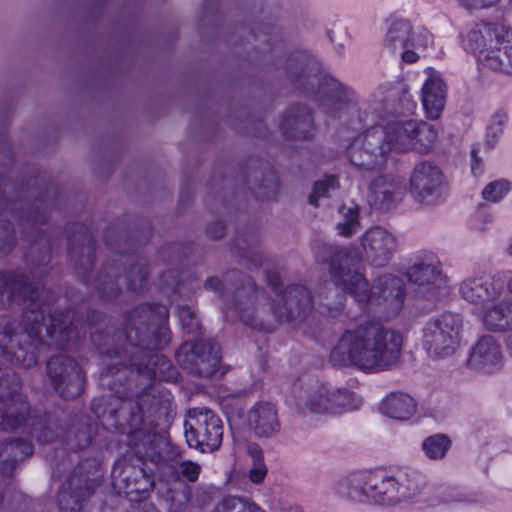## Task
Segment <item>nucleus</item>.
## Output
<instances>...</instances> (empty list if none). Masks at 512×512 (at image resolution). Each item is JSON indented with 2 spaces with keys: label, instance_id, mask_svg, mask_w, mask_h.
Here are the masks:
<instances>
[{
  "label": "nucleus",
  "instance_id": "nucleus-1",
  "mask_svg": "<svg viewBox=\"0 0 512 512\" xmlns=\"http://www.w3.org/2000/svg\"><path fill=\"white\" fill-rule=\"evenodd\" d=\"M168 320L166 305L147 302L125 314L123 331L110 335L90 327L92 343L108 359L100 384L115 393L92 402V412L105 430L128 435L140 430L145 415L160 404L151 381H178L177 368L158 353L171 342Z\"/></svg>",
  "mask_w": 512,
  "mask_h": 512
},
{
  "label": "nucleus",
  "instance_id": "nucleus-2",
  "mask_svg": "<svg viewBox=\"0 0 512 512\" xmlns=\"http://www.w3.org/2000/svg\"><path fill=\"white\" fill-rule=\"evenodd\" d=\"M54 296L25 272L0 270V311L23 306L20 319L0 315V355L16 368L37 365L39 351L68 349L87 333L73 312L53 310Z\"/></svg>",
  "mask_w": 512,
  "mask_h": 512
},
{
  "label": "nucleus",
  "instance_id": "nucleus-3",
  "mask_svg": "<svg viewBox=\"0 0 512 512\" xmlns=\"http://www.w3.org/2000/svg\"><path fill=\"white\" fill-rule=\"evenodd\" d=\"M7 115V109L0 105V257L10 254L17 243L10 217L27 242L25 262L32 267L47 266L51 254L59 248V239L42 234L39 226L47 222L50 210L57 205L59 192L35 167H25L23 174L29 177L22 179L19 189L6 181L14 165L6 137Z\"/></svg>",
  "mask_w": 512,
  "mask_h": 512
},
{
  "label": "nucleus",
  "instance_id": "nucleus-4",
  "mask_svg": "<svg viewBox=\"0 0 512 512\" xmlns=\"http://www.w3.org/2000/svg\"><path fill=\"white\" fill-rule=\"evenodd\" d=\"M267 283L276 294L269 303L263 290H259L253 278L233 269L223 275V279L212 276L206 279L205 289L220 292L225 312H234L240 320L252 329L271 333L275 323L301 322L313 308L312 294L303 285L287 286L282 289L278 272L266 273Z\"/></svg>",
  "mask_w": 512,
  "mask_h": 512
},
{
  "label": "nucleus",
  "instance_id": "nucleus-5",
  "mask_svg": "<svg viewBox=\"0 0 512 512\" xmlns=\"http://www.w3.org/2000/svg\"><path fill=\"white\" fill-rule=\"evenodd\" d=\"M68 257L74 265L75 273L86 286H92L105 302H113L122 292L120 284L123 272L127 290L140 293L144 290L148 277V262L145 257L136 255V245L125 239L122 245L118 231L109 228L104 233L107 247L114 253L100 269L93 281L89 270L93 265L96 245L89 228L82 223H72L67 227Z\"/></svg>",
  "mask_w": 512,
  "mask_h": 512
},
{
  "label": "nucleus",
  "instance_id": "nucleus-6",
  "mask_svg": "<svg viewBox=\"0 0 512 512\" xmlns=\"http://www.w3.org/2000/svg\"><path fill=\"white\" fill-rule=\"evenodd\" d=\"M402 345L398 331L364 320L342 333L331 349L329 362L337 368L355 367L366 373L388 371L399 363Z\"/></svg>",
  "mask_w": 512,
  "mask_h": 512
},
{
  "label": "nucleus",
  "instance_id": "nucleus-7",
  "mask_svg": "<svg viewBox=\"0 0 512 512\" xmlns=\"http://www.w3.org/2000/svg\"><path fill=\"white\" fill-rule=\"evenodd\" d=\"M286 75L297 90L309 96L332 118L342 120L359 110L354 90L336 78L322 74L318 60L305 51L290 55Z\"/></svg>",
  "mask_w": 512,
  "mask_h": 512
},
{
  "label": "nucleus",
  "instance_id": "nucleus-8",
  "mask_svg": "<svg viewBox=\"0 0 512 512\" xmlns=\"http://www.w3.org/2000/svg\"><path fill=\"white\" fill-rule=\"evenodd\" d=\"M415 125L416 120L391 121L385 127L367 129L348 146L346 155L349 162L363 173L381 171L392 150H412Z\"/></svg>",
  "mask_w": 512,
  "mask_h": 512
},
{
  "label": "nucleus",
  "instance_id": "nucleus-9",
  "mask_svg": "<svg viewBox=\"0 0 512 512\" xmlns=\"http://www.w3.org/2000/svg\"><path fill=\"white\" fill-rule=\"evenodd\" d=\"M294 402L303 415H335L357 409L361 399L346 388L311 381L295 388Z\"/></svg>",
  "mask_w": 512,
  "mask_h": 512
},
{
  "label": "nucleus",
  "instance_id": "nucleus-10",
  "mask_svg": "<svg viewBox=\"0 0 512 512\" xmlns=\"http://www.w3.org/2000/svg\"><path fill=\"white\" fill-rule=\"evenodd\" d=\"M31 419V405L22 390V380L0 362V430L33 434L36 428Z\"/></svg>",
  "mask_w": 512,
  "mask_h": 512
},
{
  "label": "nucleus",
  "instance_id": "nucleus-11",
  "mask_svg": "<svg viewBox=\"0 0 512 512\" xmlns=\"http://www.w3.org/2000/svg\"><path fill=\"white\" fill-rule=\"evenodd\" d=\"M31 421L35 422V433H23L35 438L39 443H50L62 435V442L69 450L78 451L89 446L94 437V425L87 416H74L68 423L63 434H60L57 418L52 414H38L31 408Z\"/></svg>",
  "mask_w": 512,
  "mask_h": 512
},
{
  "label": "nucleus",
  "instance_id": "nucleus-12",
  "mask_svg": "<svg viewBox=\"0 0 512 512\" xmlns=\"http://www.w3.org/2000/svg\"><path fill=\"white\" fill-rule=\"evenodd\" d=\"M320 253L317 257L329 264L334 285L349 293L359 304H366L371 296L369 284L361 273L350 268L361 257L354 258L345 249L332 244H323Z\"/></svg>",
  "mask_w": 512,
  "mask_h": 512
},
{
  "label": "nucleus",
  "instance_id": "nucleus-13",
  "mask_svg": "<svg viewBox=\"0 0 512 512\" xmlns=\"http://www.w3.org/2000/svg\"><path fill=\"white\" fill-rule=\"evenodd\" d=\"M462 326L458 313L448 311L430 318L422 328V348L434 359L452 356L460 344Z\"/></svg>",
  "mask_w": 512,
  "mask_h": 512
},
{
  "label": "nucleus",
  "instance_id": "nucleus-14",
  "mask_svg": "<svg viewBox=\"0 0 512 512\" xmlns=\"http://www.w3.org/2000/svg\"><path fill=\"white\" fill-rule=\"evenodd\" d=\"M184 435L189 447L201 453H212L218 450L223 439V422L220 417L208 408L189 410L184 422Z\"/></svg>",
  "mask_w": 512,
  "mask_h": 512
},
{
  "label": "nucleus",
  "instance_id": "nucleus-15",
  "mask_svg": "<svg viewBox=\"0 0 512 512\" xmlns=\"http://www.w3.org/2000/svg\"><path fill=\"white\" fill-rule=\"evenodd\" d=\"M46 375L55 393L64 400L76 399L84 392L85 373L71 356L50 357L46 362Z\"/></svg>",
  "mask_w": 512,
  "mask_h": 512
},
{
  "label": "nucleus",
  "instance_id": "nucleus-16",
  "mask_svg": "<svg viewBox=\"0 0 512 512\" xmlns=\"http://www.w3.org/2000/svg\"><path fill=\"white\" fill-rule=\"evenodd\" d=\"M177 363L189 374L210 377L219 368L220 346L210 340L184 342L175 352Z\"/></svg>",
  "mask_w": 512,
  "mask_h": 512
},
{
  "label": "nucleus",
  "instance_id": "nucleus-17",
  "mask_svg": "<svg viewBox=\"0 0 512 512\" xmlns=\"http://www.w3.org/2000/svg\"><path fill=\"white\" fill-rule=\"evenodd\" d=\"M405 275L419 292L428 297L436 296L440 286L445 283L442 263L431 251L422 250L415 253L410 259Z\"/></svg>",
  "mask_w": 512,
  "mask_h": 512
},
{
  "label": "nucleus",
  "instance_id": "nucleus-18",
  "mask_svg": "<svg viewBox=\"0 0 512 512\" xmlns=\"http://www.w3.org/2000/svg\"><path fill=\"white\" fill-rule=\"evenodd\" d=\"M86 464L80 463L60 486L57 502L61 512H79L94 493L96 480L85 471Z\"/></svg>",
  "mask_w": 512,
  "mask_h": 512
},
{
  "label": "nucleus",
  "instance_id": "nucleus-19",
  "mask_svg": "<svg viewBox=\"0 0 512 512\" xmlns=\"http://www.w3.org/2000/svg\"><path fill=\"white\" fill-rule=\"evenodd\" d=\"M445 187L442 170L430 161L417 163L410 178L411 193L416 201L430 205L439 200Z\"/></svg>",
  "mask_w": 512,
  "mask_h": 512
},
{
  "label": "nucleus",
  "instance_id": "nucleus-20",
  "mask_svg": "<svg viewBox=\"0 0 512 512\" xmlns=\"http://www.w3.org/2000/svg\"><path fill=\"white\" fill-rule=\"evenodd\" d=\"M360 244L363 257L375 267L387 265L397 250L396 237L379 226L368 229L361 236Z\"/></svg>",
  "mask_w": 512,
  "mask_h": 512
},
{
  "label": "nucleus",
  "instance_id": "nucleus-21",
  "mask_svg": "<svg viewBox=\"0 0 512 512\" xmlns=\"http://www.w3.org/2000/svg\"><path fill=\"white\" fill-rule=\"evenodd\" d=\"M467 366L471 370L485 374L499 372L504 366L501 344L493 336L480 337L472 346Z\"/></svg>",
  "mask_w": 512,
  "mask_h": 512
},
{
  "label": "nucleus",
  "instance_id": "nucleus-22",
  "mask_svg": "<svg viewBox=\"0 0 512 512\" xmlns=\"http://www.w3.org/2000/svg\"><path fill=\"white\" fill-rule=\"evenodd\" d=\"M419 46V39L413 33V27L407 20H397L389 27L384 47L392 54L399 55L406 63H414L418 54L414 48Z\"/></svg>",
  "mask_w": 512,
  "mask_h": 512
},
{
  "label": "nucleus",
  "instance_id": "nucleus-23",
  "mask_svg": "<svg viewBox=\"0 0 512 512\" xmlns=\"http://www.w3.org/2000/svg\"><path fill=\"white\" fill-rule=\"evenodd\" d=\"M280 129L286 139H311L316 132L313 111L302 104L291 105L282 116Z\"/></svg>",
  "mask_w": 512,
  "mask_h": 512
},
{
  "label": "nucleus",
  "instance_id": "nucleus-24",
  "mask_svg": "<svg viewBox=\"0 0 512 512\" xmlns=\"http://www.w3.org/2000/svg\"><path fill=\"white\" fill-rule=\"evenodd\" d=\"M405 188L390 175H379L369 185L368 202L379 211H388L402 201Z\"/></svg>",
  "mask_w": 512,
  "mask_h": 512
},
{
  "label": "nucleus",
  "instance_id": "nucleus-25",
  "mask_svg": "<svg viewBox=\"0 0 512 512\" xmlns=\"http://www.w3.org/2000/svg\"><path fill=\"white\" fill-rule=\"evenodd\" d=\"M504 283L490 275H479L463 280L459 286V294L472 304H484L500 297Z\"/></svg>",
  "mask_w": 512,
  "mask_h": 512
},
{
  "label": "nucleus",
  "instance_id": "nucleus-26",
  "mask_svg": "<svg viewBox=\"0 0 512 512\" xmlns=\"http://www.w3.org/2000/svg\"><path fill=\"white\" fill-rule=\"evenodd\" d=\"M236 185H247L252 194L259 200H275L279 191V179L274 169L264 171L254 169L248 173L246 168L241 169V175L234 180Z\"/></svg>",
  "mask_w": 512,
  "mask_h": 512
},
{
  "label": "nucleus",
  "instance_id": "nucleus-27",
  "mask_svg": "<svg viewBox=\"0 0 512 512\" xmlns=\"http://www.w3.org/2000/svg\"><path fill=\"white\" fill-rule=\"evenodd\" d=\"M247 424L257 437L272 438L281 429L277 408L267 401L255 403L247 412Z\"/></svg>",
  "mask_w": 512,
  "mask_h": 512
},
{
  "label": "nucleus",
  "instance_id": "nucleus-28",
  "mask_svg": "<svg viewBox=\"0 0 512 512\" xmlns=\"http://www.w3.org/2000/svg\"><path fill=\"white\" fill-rule=\"evenodd\" d=\"M123 492L132 502L145 499L154 488V477L142 466L126 464L119 475Z\"/></svg>",
  "mask_w": 512,
  "mask_h": 512
},
{
  "label": "nucleus",
  "instance_id": "nucleus-29",
  "mask_svg": "<svg viewBox=\"0 0 512 512\" xmlns=\"http://www.w3.org/2000/svg\"><path fill=\"white\" fill-rule=\"evenodd\" d=\"M33 454L31 441L13 438L0 443V475L10 478L14 476L20 463Z\"/></svg>",
  "mask_w": 512,
  "mask_h": 512
},
{
  "label": "nucleus",
  "instance_id": "nucleus-30",
  "mask_svg": "<svg viewBox=\"0 0 512 512\" xmlns=\"http://www.w3.org/2000/svg\"><path fill=\"white\" fill-rule=\"evenodd\" d=\"M370 499L381 504H396L402 500L398 478L380 471H370Z\"/></svg>",
  "mask_w": 512,
  "mask_h": 512
},
{
  "label": "nucleus",
  "instance_id": "nucleus-31",
  "mask_svg": "<svg viewBox=\"0 0 512 512\" xmlns=\"http://www.w3.org/2000/svg\"><path fill=\"white\" fill-rule=\"evenodd\" d=\"M497 37H501L492 24L482 23L475 25L467 34L466 47L478 54L480 61L488 67L485 56L494 54Z\"/></svg>",
  "mask_w": 512,
  "mask_h": 512
},
{
  "label": "nucleus",
  "instance_id": "nucleus-32",
  "mask_svg": "<svg viewBox=\"0 0 512 512\" xmlns=\"http://www.w3.org/2000/svg\"><path fill=\"white\" fill-rule=\"evenodd\" d=\"M422 104L426 115L432 120L438 119L446 104V85L435 74H430L422 87Z\"/></svg>",
  "mask_w": 512,
  "mask_h": 512
},
{
  "label": "nucleus",
  "instance_id": "nucleus-33",
  "mask_svg": "<svg viewBox=\"0 0 512 512\" xmlns=\"http://www.w3.org/2000/svg\"><path fill=\"white\" fill-rule=\"evenodd\" d=\"M368 482H370V471H355L335 484V492L342 498L364 502L370 498Z\"/></svg>",
  "mask_w": 512,
  "mask_h": 512
},
{
  "label": "nucleus",
  "instance_id": "nucleus-34",
  "mask_svg": "<svg viewBox=\"0 0 512 512\" xmlns=\"http://www.w3.org/2000/svg\"><path fill=\"white\" fill-rule=\"evenodd\" d=\"M201 473V466L192 460H182L172 467L171 477L180 483V491L176 496H171L172 502H177L174 512H181L190 498L189 487L180 481L181 477L188 482H196Z\"/></svg>",
  "mask_w": 512,
  "mask_h": 512
},
{
  "label": "nucleus",
  "instance_id": "nucleus-35",
  "mask_svg": "<svg viewBox=\"0 0 512 512\" xmlns=\"http://www.w3.org/2000/svg\"><path fill=\"white\" fill-rule=\"evenodd\" d=\"M375 288L378 290V300H382L394 312L401 309L406 293L400 277L391 274L381 275L377 278Z\"/></svg>",
  "mask_w": 512,
  "mask_h": 512
},
{
  "label": "nucleus",
  "instance_id": "nucleus-36",
  "mask_svg": "<svg viewBox=\"0 0 512 512\" xmlns=\"http://www.w3.org/2000/svg\"><path fill=\"white\" fill-rule=\"evenodd\" d=\"M482 323L488 331L506 332L512 330V297L487 307L482 314Z\"/></svg>",
  "mask_w": 512,
  "mask_h": 512
},
{
  "label": "nucleus",
  "instance_id": "nucleus-37",
  "mask_svg": "<svg viewBox=\"0 0 512 512\" xmlns=\"http://www.w3.org/2000/svg\"><path fill=\"white\" fill-rule=\"evenodd\" d=\"M416 402L407 393L391 392L380 404L383 415L398 421L409 420L416 412Z\"/></svg>",
  "mask_w": 512,
  "mask_h": 512
},
{
  "label": "nucleus",
  "instance_id": "nucleus-38",
  "mask_svg": "<svg viewBox=\"0 0 512 512\" xmlns=\"http://www.w3.org/2000/svg\"><path fill=\"white\" fill-rule=\"evenodd\" d=\"M259 243L257 231L249 228L243 232H237L232 249L237 256L246 258L251 265L258 267L263 261V257L259 252Z\"/></svg>",
  "mask_w": 512,
  "mask_h": 512
},
{
  "label": "nucleus",
  "instance_id": "nucleus-39",
  "mask_svg": "<svg viewBox=\"0 0 512 512\" xmlns=\"http://www.w3.org/2000/svg\"><path fill=\"white\" fill-rule=\"evenodd\" d=\"M494 54L485 56L488 68L499 70L504 73H512V38L509 35L497 37Z\"/></svg>",
  "mask_w": 512,
  "mask_h": 512
},
{
  "label": "nucleus",
  "instance_id": "nucleus-40",
  "mask_svg": "<svg viewBox=\"0 0 512 512\" xmlns=\"http://www.w3.org/2000/svg\"><path fill=\"white\" fill-rule=\"evenodd\" d=\"M416 103L405 89L393 90L385 102L387 116H408L414 113Z\"/></svg>",
  "mask_w": 512,
  "mask_h": 512
},
{
  "label": "nucleus",
  "instance_id": "nucleus-41",
  "mask_svg": "<svg viewBox=\"0 0 512 512\" xmlns=\"http://www.w3.org/2000/svg\"><path fill=\"white\" fill-rule=\"evenodd\" d=\"M340 220L336 225L339 235L351 237L360 229L359 207L353 205H341L339 210Z\"/></svg>",
  "mask_w": 512,
  "mask_h": 512
},
{
  "label": "nucleus",
  "instance_id": "nucleus-42",
  "mask_svg": "<svg viewBox=\"0 0 512 512\" xmlns=\"http://www.w3.org/2000/svg\"><path fill=\"white\" fill-rule=\"evenodd\" d=\"M416 129L413 132V147L412 150H415L420 153H426L435 144L437 139V130L433 125L427 122H419L416 120Z\"/></svg>",
  "mask_w": 512,
  "mask_h": 512
},
{
  "label": "nucleus",
  "instance_id": "nucleus-43",
  "mask_svg": "<svg viewBox=\"0 0 512 512\" xmlns=\"http://www.w3.org/2000/svg\"><path fill=\"white\" fill-rule=\"evenodd\" d=\"M340 188L336 175H324L313 183L312 191L308 196V203L314 207L319 206V200L330 198L331 194Z\"/></svg>",
  "mask_w": 512,
  "mask_h": 512
},
{
  "label": "nucleus",
  "instance_id": "nucleus-44",
  "mask_svg": "<svg viewBox=\"0 0 512 512\" xmlns=\"http://www.w3.org/2000/svg\"><path fill=\"white\" fill-rule=\"evenodd\" d=\"M400 482V492L403 499H409L420 494L426 485V477L421 472L410 470L398 479Z\"/></svg>",
  "mask_w": 512,
  "mask_h": 512
},
{
  "label": "nucleus",
  "instance_id": "nucleus-45",
  "mask_svg": "<svg viewBox=\"0 0 512 512\" xmlns=\"http://www.w3.org/2000/svg\"><path fill=\"white\" fill-rule=\"evenodd\" d=\"M451 444L447 435L434 434L423 441L422 449L429 459H442L450 449Z\"/></svg>",
  "mask_w": 512,
  "mask_h": 512
},
{
  "label": "nucleus",
  "instance_id": "nucleus-46",
  "mask_svg": "<svg viewBox=\"0 0 512 512\" xmlns=\"http://www.w3.org/2000/svg\"><path fill=\"white\" fill-rule=\"evenodd\" d=\"M213 512H265L254 502L248 498H240L236 496L225 497L220 501Z\"/></svg>",
  "mask_w": 512,
  "mask_h": 512
},
{
  "label": "nucleus",
  "instance_id": "nucleus-47",
  "mask_svg": "<svg viewBox=\"0 0 512 512\" xmlns=\"http://www.w3.org/2000/svg\"><path fill=\"white\" fill-rule=\"evenodd\" d=\"M279 33V28L274 23H254L251 27V35L256 42H260L255 47L261 51H265L264 46H272L274 36Z\"/></svg>",
  "mask_w": 512,
  "mask_h": 512
},
{
  "label": "nucleus",
  "instance_id": "nucleus-48",
  "mask_svg": "<svg viewBox=\"0 0 512 512\" xmlns=\"http://www.w3.org/2000/svg\"><path fill=\"white\" fill-rule=\"evenodd\" d=\"M248 453L252 459V467L249 470V479L254 484L261 483L267 475V467L264 462L263 451L256 445L248 447Z\"/></svg>",
  "mask_w": 512,
  "mask_h": 512
},
{
  "label": "nucleus",
  "instance_id": "nucleus-49",
  "mask_svg": "<svg viewBox=\"0 0 512 512\" xmlns=\"http://www.w3.org/2000/svg\"><path fill=\"white\" fill-rule=\"evenodd\" d=\"M177 316L185 333L193 335L200 333L201 323L194 308L189 305H178Z\"/></svg>",
  "mask_w": 512,
  "mask_h": 512
},
{
  "label": "nucleus",
  "instance_id": "nucleus-50",
  "mask_svg": "<svg viewBox=\"0 0 512 512\" xmlns=\"http://www.w3.org/2000/svg\"><path fill=\"white\" fill-rule=\"evenodd\" d=\"M511 190V183L505 179L490 182L482 191V197L488 202L501 201Z\"/></svg>",
  "mask_w": 512,
  "mask_h": 512
},
{
  "label": "nucleus",
  "instance_id": "nucleus-51",
  "mask_svg": "<svg viewBox=\"0 0 512 512\" xmlns=\"http://www.w3.org/2000/svg\"><path fill=\"white\" fill-rule=\"evenodd\" d=\"M503 125L504 117L496 115L487 128L486 142L489 146H493L497 142L499 136L503 132Z\"/></svg>",
  "mask_w": 512,
  "mask_h": 512
},
{
  "label": "nucleus",
  "instance_id": "nucleus-52",
  "mask_svg": "<svg viewBox=\"0 0 512 512\" xmlns=\"http://www.w3.org/2000/svg\"><path fill=\"white\" fill-rule=\"evenodd\" d=\"M160 285L162 290L170 289L172 292H176V288L180 286V274L176 270H169L164 273L160 278Z\"/></svg>",
  "mask_w": 512,
  "mask_h": 512
},
{
  "label": "nucleus",
  "instance_id": "nucleus-53",
  "mask_svg": "<svg viewBox=\"0 0 512 512\" xmlns=\"http://www.w3.org/2000/svg\"><path fill=\"white\" fill-rule=\"evenodd\" d=\"M498 1L499 0H458L460 5L468 10L488 8Z\"/></svg>",
  "mask_w": 512,
  "mask_h": 512
},
{
  "label": "nucleus",
  "instance_id": "nucleus-54",
  "mask_svg": "<svg viewBox=\"0 0 512 512\" xmlns=\"http://www.w3.org/2000/svg\"><path fill=\"white\" fill-rule=\"evenodd\" d=\"M225 225L223 222L221 221H217V222H214L212 223L208 228H207V234L209 235V237L213 240H219L221 238L224 237L225 235Z\"/></svg>",
  "mask_w": 512,
  "mask_h": 512
},
{
  "label": "nucleus",
  "instance_id": "nucleus-55",
  "mask_svg": "<svg viewBox=\"0 0 512 512\" xmlns=\"http://www.w3.org/2000/svg\"><path fill=\"white\" fill-rule=\"evenodd\" d=\"M471 172L474 176H480L483 173L482 161L477 155V150H471Z\"/></svg>",
  "mask_w": 512,
  "mask_h": 512
},
{
  "label": "nucleus",
  "instance_id": "nucleus-56",
  "mask_svg": "<svg viewBox=\"0 0 512 512\" xmlns=\"http://www.w3.org/2000/svg\"><path fill=\"white\" fill-rule=\"evenodd\" d=\"M217 8L218 2L216 0H204V18L208 19Z\"/></svg>",
  "mask_w": 512,
  "mask_h": 512
},
{
  "label": "nucleus",
  "instance_id": "nucleus-57",
  "mask_svg": "<svg viewBox=\"0 0 512 512\" xmlns=\"http://www.w3.org/2000/svg\"><path fill=\"white\" fill-rule=\"evenodd\" d=\"M506 347L508 354L512 357V333L507 338Z\"/></svg>",
  "mask_w": 512,
  "mask_h": 512
},
{
  "label": "nucleus",
  "instance_id": "nucleus-58",
  "mask_svg": "<svg viewBox=\"0 0 512 512\" xmlns=\"http://www.w3.org/2000/svg\"><path fill=\"white\" fill-rule=\"evenodd\" d=\"M505 252L509 257L512 258V239L509 241V244L507 245Z\"/></svg>",
  "mask_w": 512,
  "mask_h": 512
},
{
  "label": "nucleus",
  "instance_id": "nucleus-59",
  "mask_svg": "<svg viewBox=\"0 0 512 512\" xmlns=\"http://www.w3.org/2000/svg\"><path fill=\"white\" fill-rule=\"evenodd\" d=\"M256 164H257V161L256 160H250L249 163L247 164V168L250 169V168H256Z\"/></svg>",
  "mask_w": 512,
  "mask_h": 512
},
{
  "label": "nucleus",
  "instance_id": "nucleus-60",
  "mask_svg": "<svg viewBox=\"0 0 512 512\" xmlns=\"http://www.w3.org/2000/svg\"><path fill=\"white\" fill-rule=\"evenodd\" d=\"M507 289L512 293V277L507 282Z\"/></svg>",
  "mask_w": 512,
  "mask_h": 512
},
{
  "label": "nucleus",
  "instance_id": "nucleus-61",
  "mask_svg": "<svg viewBox=\"0 0 512 512\" xmlns=\"http://www.w3.org/2000/svg\"><path fill=\"white\" fill-rule=\"evenodd\" d=\"M377 294H378V291H377V292H374V295H372V294H371V296H370V300H369L366 304H363V305H364V306H367V305L372 301V299H375V298H376V297H375V295H377Z\"/></svg>",
  "mask_w": 512,
  "mask_h": 512
},
{
  "label": "nucleus",
  "instance_id": "nucleus-62",
  "mask_svg": "<svg viewBox=\"0 0 512 512\" xmlns=\"http://www.w3.org/2000/svg\"><path fill=\"white\" fill-rule=\"evenodd\" d=\"M146 512H159V511L155 510L154 507H151L150 510H147Z\"/></svg>",
  "mask_w": 512,
  "mask_h": 512
},
{
  "label": "nucleus",
  "instance_id": "nucleus-63",
  "mask_svg": "<svg viewBox=\"0 0 512 512\" xmlns=\"http://www.w3.org/2000/svg\"><path fill=\"white\" fill-rule=\"evenodd\" d=\"M424 37L426 38V40L428 39V33L426 32Z\"/></svg>",
  "mask_w": 512,
  "mask_h": 512
}]
</instances>
